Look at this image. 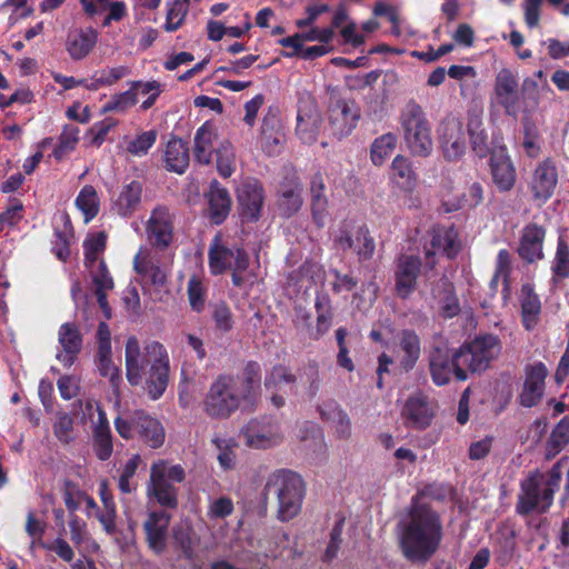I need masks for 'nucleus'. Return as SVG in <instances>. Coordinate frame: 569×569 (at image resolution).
I'll list each match as a JSON object with an SVG mask.
<instances>
[{"label": "nucleus", "instance_id": "57", "mask_svg": "<svg viewBox=\"0 0 569 569\" xmlns=\"http://www.w3.org/2000/svg\"><path fill=\"white\" fill-rule=\"evenodd\" d=\"M296 381V375H293L287 366L277 363L264 377L263 385L267 389H271L278 387L280 383H295Z\"/></svg>", "mask_w": 569, "mask_h": 569}, {"label": "nucleus", "instance_id": "35", "mask_svg": "<svg viewBox=\"0 0 569 569\" xmlns=\"http://www.w3.org/2000/svg\"><path fill=\"white\" fill-rule=\"evenodd\" d=\"M79 1L83 8V11L90 17H93L97 13L108 9V14L102 21L103 27L110 26L113 21H121L128 14L127 6L123 1L109 2V0H106V2L102 3L98 0Z\"/></svg>", "mask_w": 569, "mask_h": 569}, {"label": "nucleus", "instance_id": "3", "mask_svg": "<svg viewBox=\"0 0 569 569\" xmlns=\"http://www.w3.org/2000/svg\"><path fill=\"white\" fill-rule=\"evenodd\" d=\"M562 462L558 460L548 471L547 478L536 470L520 482V493L516 502V511L520 516H529L533 511L546 513L553 505L555 493L562 479Z\"/></svg>", "mask_w": 569, "mask_h": 569}, {"label": "nucleus", "instance_id": "33", "mask_svg": "<svg viewBox=\"0 0 569 569\" xmlns=\"http://www.w3.org/2000/svg\"><path fill=\"white\" fill-rule=\"evenodd\" d=\"M302 187L296 177L286 178L279 189L278 206L286 217L295 214L302 206Z\"/></svg>", "mask_w": 569, "mask_h": 569}, {"label": "nucleus", "instance_id": "7", "mask_svg": "<svg viewBox=\"0 0 569 569\" xmlns=\"http://www.w3.org/2000/svg\"><path fill=\"white\" fill-rule=\"evenodd\" d=\"M427 358L431 381L437 387L447 386L452 380H468L469 375L461 356H458V348H450L447 341L432 343Z\"/></svg>", "mask_w": 569, "mask_h": 569}, {"label": "nucleus", "instance_id": "17", "mask_svg": "<svg viewBox=\"0 0 569 569\" xmlns=\"http://www.w3.org/2000/svg\"><path fill=\"white\" fill-rule=\"evenodd\" d=\"M237 199L242 221L254 222L260 219L264 194L262 184L258 180L243 182L238 188Z\"/></svg>", "mask_w": 569, "mask_h": 569}, {"label": "nucleus", "instance_id": "14", "mask_svg": "<svg viewBox=\"0 0 569 569\" xmlns=\"http://www.w3.org/2000/svg\"><path fill=\"white\" fill-rule=\"evenodd\" d=\"M421 267L422 261L416 254L401 253L398 256L393 271L397 298L408 300L417 290Z\"/></svg>", "mask_w": 569, "mask_h": 569}, {"label": "nucleus", "instance_id": "44", "mask_svg": "<svg viewBox=\"0 0 569 569\" xmlns=\"http://www.w3.org/2000/svg\"><path fill=\"white\" fill-rule=\"evenodd\" d=\"M458 233L453 227L437 229L432 232L431 247L433 251H442L448 258H455L459 251Z\"/></svg>", "mask_w": 569, "mask_h": 569}, {"label": "nucleus", "instance_id": "61", "mask_svg": "<svg viewBox=\"0 0 569 569\" xmlns=\"http://www.w3.org/2000/svg\"><path fill=\"white\" fill-rule=\"evenodd\" d=\"M73 419L70 415L63 412L58 415L53 423V433L56 438L64 445H69L72 440Z\"/></svg>", "mask_w": 569, "mask_h": 569}, {"label": "nucleus", "instance_id": "49", "mask_svg": "<svg viewBox=\"0 0 569 569\" xmlns=\"http://www.w3.org/2000/svg\"><path fill=\"white\" fill-rule=\"evenodd\" d=\"M523 128V141L522 147L526 153L536 158L540 153V133L537 124L532 121L529 116H525L522 119Z\"/></svg>", "mask_w": 569, "mask_h": 569}, {"label": "nucleus", "instance_id": "40", "mask_svg": "<svg viewBox=\"0 0 569 569\" xmlns=\"http://www.w3.org/2000/svg\"><path fill=\"white\" fill-rule=\"evenodd\" d=\"M133 269L154 287H163L167 282L166 271L153 260L138 252L133 259Z\"/></svg>", "mask_w": 569, "mask_h": 569}, {"label": "nucleus", "instance_id": "58", "mask_svg": "<svg viewBox=\"0 0 569 569\" xmlns=\"http://www.w3.org/2000/svg\"><path fill=\"white\" fill-rule=\"evenodd\" d=\"M212 320L216 329L227 333L233 328V315L224 301H220L212 307Z\"/></svg>", "mask_w": 569, "mask_h": 569}, {"label": "nucleus", "instance_id": "63", "mask_svg": "<svg viewBox=\"0 0 569 569\" xmlns=\"http://www.w3.org/2000/svg\"><path fill=\"white\" fill-rule=\"evenodd\" d=\"M97 367L100 376L109 378L112 388L118 389L122 382V375L120 368L113 365L112 357L97 359Z\"/></svg>", "mask_w": 569, "mask_h": 569}, {"label": "nucleus", "instance_id": "38", "mask_svg": "<svg viewBox=\"0 0 569 569\" xmlns=\"http://www.w3.org/2000/svg\"><path fill=\"white\" fill-rule=\"evenodd\" d=\"M189 148L182 139H172L168 142L164 161L169 171L183 173L189 166Z\"/></svg>", "mask_w": 569, "mask_h": 569}, {"label": "nucleus", "instance_id": "53", "mask_svg": "<svg viewBox=\"0 0 569 569\" xmlns=\"http://www.w3.org/2000/svg\"><path fill=\"white\" fill-rule=\"evenodd\" d=\"M217 170L223 178H229L236 170L234 151L230 142L226 141L216 149Z\"/></svg>", "mask_w": 569, "mask_h": 569}, {"label": "nucleus", "instance_id": "31", "mask_svg": "<svg viewBox=\"0 0 569 569\" xmlns=\"http://www.w3.org/2000/svg\"><path fill=\"white\" fill-rule=\"evenodd\" d=\"M217 138L216 124L212 121L203 122L194 133L193 157L200 164H209L212 159L213 140Z\"/></svg>", "mask_w": 569, "mask_h": 569}, {"label": "nucleus", "instance_id": "13", "mask_svg": "<svg viewBox=\"0 0 569 569\" xmlns=\"http://www.w3.org/2000/svg\"><path fill=\"white\" fill-rule=\"evenodd\" d=\"M361 116L358 103L352 99H336L328 107L331 133L338 139L349 136L357 127Z\"/></svg>", "mask_w": 569, "mask_h": 569}, {"label": "nucleus", "instance_id": "9", "mask_svg": "<svg viewBox=\"0 0 569 569\" xmlns=\"http://www.w3.org/2000/svg\"><path fill=\"white\" fill-rule=\"evenodd\" d=\"M114 428L121 438L130 440L138 437L152 449L160 448L164 442L166 435L161 422L144 410L118 416Z\"/></svg>", "mask_w": 569, "mask_h": 569}, {"label": "nucleus", "instance_id": "39", "mask_svg": "<svg viewBox=\"0 0 569 569\" xmlns=\"http://www.w3.org/2000/svg\"><path fill=\"white\" fill-rule=\"evenodd\" d=\"M521 295L522 325L527 330H531L538 323L541 312V302L530 284L522 286Z\"/></svg>", "mask_w": 569, "mask_h": 569}, {"label": "nucleus", "instance_id": "16", "mask_svg": "<svg viewBox=\"0 0 569 569\" xmlns=\"http://www.w3.org/2000/svg\"><path fill=\"white\" fill-rule=\"evenodd\" d=\"M493 92L497 103L505 110L507 116L517 118L522 112L519 81L510 69H501L497 73Z\"/></svg>", "mask_w": 569, "mask_h": 569}, {"label": "nucleus", "instance_id": "42", "mask_svg": "<svg viewBox=\"0 0 569 569\" xmlns=\"http://www.w3.org/2000/svg\"><path fill=\"white\" fill-rule=\"evenodd\" d=\"M551 281L553 284L569 279V244L563 237L557 240V248L551 262Z\"/></svg>", "mask_w": 569, "mask_h": 569}, {"label": "nucleus", "instance_id": "59", "mask_svg": "<svg viewBox=\"0 0 569 569\" xmlns=\"http://www.w3.org/2000/svg\"><path fill=\"white\" fill-rule=\"evenodd\" d=\"M495 272L502 276L503 297L507 298L510 291L511 254L507 249H500L497 254Z\"/></svg>", "mask_w": 569, "mask_h": 569}, {"label": "nucleus", "instance_id": "5", "mask_svg": "<svg viewBox=\"0 0 569 569\" xmlns=\"http://www.w3.org/2000/svg\"><path fill=\"white\" fill-rule=\"evenodd\" d=\"M208 264L212 276H220L231 271V282L240 288L244 283L242 273L250 264L249 253L237 244L228 247L220 234H216L208 249Z\"/></svg>", "mask_w": 569, "mask_h": 569}, {"label": "nucleus", "instance_id": "21", "mask_svg": "<svg viewBox=\"0 0 569 569\" xmlns=\"http://www.w3.org/2000/svg\"><path fill=\"white\" fill-rule=\"evenodd\" d=\"M547 230L536 222L527 223L519 240L518 254L527 263H533L545 258L543 243Z\"/></svg>", "mask_w": 569, "mask_h": 569}, {"label": "nucleus", "instance_id": "6", "mask_svg": "<svg viewBox=\"0 0 569 569\" xmlns=\"http://www.w3.org/2000/svg\"><path fill=\"white\" fill-rule=\"evenodd\" d=\"M403 139L413 156L428 157L433 147L431 124L422 107L413 99L409 100L400 113Z\"/></svg>", "mask_w": 569, "mask_h": 569}, {"label": "nucleus", "instance_id": "54", "mask_svg": "<svg viewBox=\"0 0 569 569\" xmlns=\"http://www.w3.org/2000/svg\"><path fill=\"white\" fill-rule=\"evenodd\" d=\"M188 6L189 0H174L172 4L169 6L164 23L166 31L173 32L182 26Z\"/></svg>", "mask_w": 569, "mask_h": 569}, {"label": "nucleus", "instance_id": "1", "mask_svg": "<svg viewBox=\"0 0 569 569\" xmlns=\"http://www.w3.org/2000/svg\"><path fill=\"white\" fill-rule=\"evenodd\" d=\"M126 377L130 386L143 383L152 400L161 398L169 383L170 359L166 347L156 340L141 349L136 336H130L124 348Z\"/></svg>", "mask_w": 569, "mask_h": 569}, {"label": "nucleus", "instance_id": "46", "mask_svg": "<svg viewBox=\"0 0 569 569\" xmlns=\"http://www.w3.org/2000/svg\"><path fill=\"white\" fill-rule=\"evenodd\" d=\"M392 178L403 189H411L416 184V173L411 161L401 154H398L391 163Z\"/></svg>", "mask_w": 569, "mask_h": 569}, {"label": "nucleus", "instance_id": "8", "mask_svg": "<svg viewBox=\"0 0 569 569\" xmlns=\"http://www.w3.org/2000/svg\"><path fill=\"white\" fill-rule=\"evenodd\" d=\"M244 402L238 392V380L231 373L219 375L203 399V411L212 419H228Z\"/></svg>", "mask_w": 569, "mask_h": 569}, {"label": "nucleus", "instance_id": "23", "mask_svg": "<svg viewBox=\"0 0 569 569\" xmlns=\"http://www.w3.org/2000/svg\"><path fill=\"white\" fill-rule=\"evenodd\" d=\"M435 412L426 395L419 392L410 396L402 409V417L407 426L416 429H426L430 426Z\"/></svg>", "mask_w": 569, "mask_h": 569}, {"label": "nucleus", "instance_id": "32", "mask_svg": "<svg viewBox=\"0 0 569 569\" xmlns=\"http://www.w3.org/2000/svg\"><path fill=\"white\" fill-rule=\"evenodd\" d=\"M98 33L93 28L72 31L68 34L66 50L73 60L84 59L94 48Z\"/></svg>", "mask_w": 569, "mask_h": 569}, {"label": "nucleus", "instance_id": "26", "mask_svg": "<svg viewBox=\"0 0 569 569\" xmlns=\"http://www.w3.org/2000/svg\"><path fill=\"white\" fill-rule=\"evenodd\" d=\"M143 186L136 179H126L116 198L112 200V209L121 217H131L141 203Z\"/></svg>", "mask_w": 569, "mask_h": 569}, {"label": "nucleus", "instance_id": "4", "mask_svg": "<svg viewBox=\"0 0 569 569\" xmlns=\"http://www.w3.org/2000/svg\"><path fill=\"white\" fill-rule=\"evenodd\" d=\"M264 490L266 493L277 496L280 520H291L299 513L305 496V485L298 473L291 470H278L269 477Z\"/></svg>", "mask_w": 569, "mask_h": 569}, {"label": "nucleus", "instance_id": "50", "mask_svg": "<svg viewBox=\"0 0 569 569\" xmlns=\"http://www.w3.org/2000/svg\"><path fill=\"white\" fill-rule=\"evenodd\" d=\"M521 109L526 114L531 113L539 104V84L532 78L523 79L519 91Z\"/></svg>", "mask_w": 569, "mask_h": 569}, {"label": "nucleus", "instance_id": "37", "mask_svg": "<svg viewBox=\"0 0 569 569\" xmlns=\"http://www.w3.org/2000/svg\"><path fill=\"white\" fill-rule=\"evenodd\" d=\"M318 409L321 419L335 426L336 432L340 439H348L351 436L350 418L336 401L326 402Z\"/></svg>", "mask_w": 569, "mask_h": 569}, {"label": "nucleus", "instance_id": "64", "mask_svg": "<svg viewBox=\"0 0 569 569\" xmlns=\"http://www.w3.org/2000/svg\"><path fill=\"white\" fill-rule=\"evenodd\" d=\"M72 232L63 230L54 231V241L52 247L53 254L62 262H66L70 258V239Z\"/></svg>", "mask_w": 569, "mask_h": 569}, {"label": "nucleus", "instance_id": "45", "mask_svg": "<svg viewBox=\"0 0 569 569\" xmlns=\"http://www.w3.org/2000/svg\"><path fill=\"white\" fill-rule=\"evenodd\" d=\"M83 254L84 266L88 269H93L100 261L99 254H101L107 247V234L104 231L89 234L83 241Z\"/></svg>", "mask_w": 569, "mask_h": 569}, {"label": "nucleus", "instance_id": "20", "mask_svg": "<svg viewBox=\"0 0 569 569\" xmlns=\"http://www.w3.org/2000/svg\"><path fill=\"white\" fill-rule=\"evenodd\" d=\"M548 369L543 362H536L526 367V379L519 395V403L526 408L537 406L543 397L545 380Z\"/></svg>", "mask_w": 569, "mask_h": 569}, {"label": "nucleus", "instance_id": "2", "mask_svg": "<svg viewBox=\"0 0 569 569\" xmlns=\"http://www.w3.org/2000/svg\"><path fill=\"white\" fill-rule=\"evenodd\" d=\"M443 527L439 513L427 505L413 508L402 526L399 547L411 562L426 563L440 548Z\"/></svg>", "mask_w": 569, "mask_h": 569}, {"label": "nucleus", "instance_id": "56", "mask_svg": "<svg viewBox=\"0 0 569 569\" xmlns=\"http://www.w3.org/2000/svg\"><path fill=\"white\" fill-rule=\"evenodd\" d=\"M138 102L134 90L130 88L121 93L113 94L111 99L101 108V113L124 112Z\"/></svg>", "mask_w": 569, "mask_h": 569}, {"label": "nucleus", "instance_id": "30", "mask_svg": "<svg viewBox=\"0 0 569 569\" xmlns=\"http://www.w3.org/2000/svg\"><path fill=\"white\" fill-rule=\"evenodd\" d=\"M238 380V392L244 399V402L253 405L258 391L261 387V366L254 360L246 362L241 376H236Z\"/></svg>", "mask_w": 569, "mask_h": 569}, {"label": "nucleus", "instance_id": "55", "mask_svg": "<svg viewBox=\"0 0 569 569\" xmlns=\"http://www.w3.org/2000/svg\"><path fill=\"white\" fill-rule=\"evenodd\" d=\"M92 447L96 457L100 461L110 459L113 452V439L111 431H92Z\"/></svg>", "mask_w": 569, "mask_h": 569}, {"label": "nucleus", "instance_id": "18", "mask_svg": "<svg viewBox=\"0 0 569 569\" xmlns=\"http://www.w3.org/2000/svg\"><path fill=\"white\" fill-rule=\"evenodd\" d=\"M146 230L152 247L160 250L167 249L173 237V223L169 209L164 206L154 208L151 211Z\"/></svg>", "mask_w": 569, "mask_h": 569}, {"label": "nucleus", "instance_id": "60", "mask_svg": "<svg viewBox=\"0 0 569 569\" xmlns=\"http://www.w3.org/2000/svg\"><path fill=\"white\" fill-rule=\"evenodd\" d=\"M156 140V131H144L128 143L127 151L133 156H144L154 144Z\"/></svg>", "mask_w": 569, "mask_h": 569}, {"label": "nucleus", "instance_id": "15", "mask_svg": "<svg viewBox=\"0 0 569 569\" xmlns=\"http://www.w3.org/2000/svg\"><path fill=\"white\" fill-rule=\"evenodd\" d=\"M438 134L443 157L448 161L458 160L465 154L467 144L460 118L453 114L445 117L439 123Z\"/></svg>", "mask_w": 569, "mask_h": 569}, {"label": "nucleus", "instance_id": "36", "mask_svg": "<svg viewBox=\"0 0 569 569\" xmlns=\"http://www.w3.org/2000/svg\"><path fill=\"white\" fill-rule=\"evenodd\" d=\"M399 346L403 353L399 360L400 367L406 372H409L415 368L420 357V338L413 330L405 329L400 333Z\"/></svg>", "mask_w": 569, "mask_h": 569}, {"label": "nucleus", "instance_id": "62", "mask_svg": "<svg viewBox=\"0 0 569 569\" xmlns=\"http://www.w3.org/2000/svg\"><path fill=\"white\" fill-rule=\"evenodd\" d=\"M151 467H158L157 470L162 473L163 479L169 482L181 483L186 480V471L181 465H171L168 460H158L151 465Z\"/></svg>", "mask_w": 569, "mask_h": 569}, {"label": "nucleus", "instance_id": "47", "mask_svg": "<svg viewBox=\"0 0 569 569\" xmlns=\"http://www.w3.org/2000/svg\"><path fill=\"white\" fill-rule=\"evenodd\" d=\"M77 208L83 213L84 222L88 223L99 213V197L96 189L87 184L76 198Z\"/></svg>", "mask_w": 569, "mask_h": 569}, {"label": "nucleus", "instance_id": "48", "mask_svg": "<svg viewBox=\"0 0 569 569\" xmlns=\"http://www.w3.org/2000/svg\"><path fill=\"white\" fill-rule=\"evenodd\" d=\"M397 144V138L392 133H386L375 139L371 144V161L376 166H381L385 160L392 153Z\"/></svg>", "mask_w": 569, "mask_h": 569}, {"label": "nucleus", "instance_id": "24", "mask_svg": "<svg viewBox=\"0 0 569 569\" xmlns=\"http://www.w3.org/2000/svg\"><path fill=\"white\" fill-rule=\"evenodd\" d=\"M490 171L493 183L500 192H507L513 188L517 174L506 148H500L491 153Z\"/></svg>", "mask_w": 569, "mask_h": 569}, {"label": "nucleus", "instance_id": "10", "mask_svg": "<svg viewBox=\"0 0 569 569\" xmlns=\"http://www.w3.org/2000/svg\"><path fill=\"white\" fill-rule=\"evenodd\" d=\"M501 341L492 333L476 336L458 347V356L463 360L467 373H481L501 352Z\"/></svg>", "mask_w": 569, "mask_h": 569}, {"label": "nucleus", "instance_id": "11", "mask_svg": "<svg viewBox=\"0 0 569 569\" xmlns=\"http://www.w3.org/2000/svg\"><path fill=\"white\" fill-rule=\"evenodd\" d=\"M335 247L346 252L352 250L360 262L371 260L376 251V242L366 224L351 228L350 223L339 227L333 238Z\"/></svg>", "mask_w": 569, "mask_h": 569}, {"label": "nucleus", "instance_id": "28", "mask_svg": "<svg viewBox=\"0 0 569 569\" xmlns=\"http://www.w3.org/2000/svg\"><path fill=\"white\" fill-rule=\"evenodd\" d=\"M157 468L158 467L150 468V483L148 486V492L153 496L161 507L177 509L179 505V490L167 479H163L162 473H160Z\"/></svg>", "mask_w": 569, "mask_h": 569}, {"label": "nucleus", "instance_id": "27", "mask_svg": "<svg viewBox=\"0 0 569 569\" xmlns=\"http://www.w3.org/2000/svg\"><path fill=\"white\" fill-rule=\"evenodd\" d=\"M467 130L470 140L471 151L479 158L491 157L489 137L483 126L482 111L471 110L468 112Z\"/></svg>", "mask_w": 569, "mask_h": 569}, {"label": "nucleus", "instance_id": "51", "mask_svg": "<svg viewBox=\"0 0 569 569\" xmlns=\"http://www.w3.org/2000/svg\"><path fill=\"white\" fill-rule=\"evenodd\" d=\"M79 128L76 126H66L59 137V143L52 151L57 160H62L68 153L73 151L79 141Z\"/></svg>", "mask_w": 569, "mask_h": 569}, {"label": "nucleus", "instance_id": "52", "mask_svg": "<svg viewBox=\"0 0 569 569\" xmlns=\"http://www.w3.org/2000/svg\"><path fill=\"white\" fill-rule=\"evenodd\" d=\"M187 295L191 309L196 312H202L206 307L207 288L198 276L193 274L190 277Z\"/></svg>", "mask_w": 569, "mask_h": 569}, {"label": "nucleus", "instance_id": "29", "mask_svg": "<svg viewBox=\"0 0 569 569\" xmlns=\"http://www.w3.org/2000/svg\"><path fill=\"white\" fill-rule=\"evenodd\" d=\"M209 218L214 224H221L228 218L231 210V197L229 191L221 187L217 180L210 184L208 192Z\"/></svg>", "mask_w": 569, "mask_h": 569}, {"label": "nucleus", "instance_id": "25", "mask_svg": "<svg viewBox=\"0 0 569 569\" xmlns=\"http://www.w3.org/2000/svg\"><path fill=\"white\" fill-rule=\"evenodd\" d=\"M58 340L63 350L57 359L64 366L71 367L82 349L83 338L77 323L64 322L58 331Z\"/></svg>", "mask_w": 569, "mask_h": 569}, {"label": "nucleus", "instance_id": "41", "mask_svg": "<svg viewBox=\"0 0 569 569\" xmlns=\"http://www.w3.org/2000/svg\"><path fill=\"white\" fill-rule=\"evenodd\" d=\"M440 305V315L445 319H452L461 311L456 288L447 278H442L439 282L438 295Z\"/></svg>", "mask_w": 569, "mask_h": 569}, {"label": "nucleus", "instance_id": "43", "mask_svg": "<svg viewBox=\"0 0 569 569\" xmlns=\"http://www.w3.org/2000/svg\"><path fill=\"white\" fill-rule=\"evenodd\" d=\"M569 443V421L565 417L552 429L546 442L545 457L553 459Z\"/></svg>", "mask_w": 569, "mask_h": 569}, {"label": "nucleus", "instance_id": "19", "mask_svg": "<svg viewBox=\"0 0 569 569\" xmlns=\"http://www.w3.org/2000/svg\"><path fill=\"white\" fill-rule=\"evenodd\" d=\"M170 521L171 516L168 512L153 510L148 513L143 522L146 542L149 549L156 555L163 553L167 548Z\"/></svg>", "mask_w": 569, "mask_h": 569}, {"label": "nucleus", "instance_id": "34", "mask_svg": "<svg viewBox=\"0 0 569 569\" xmlns=\"http://www.w3.org/2000/svg\"><path fill=\"white\" fill-rule=\"evenodd\" d=\"M315 309L317 312V322L316 327L309 330V338L312 340H319L332 326V303L330 296L327 292L317 293Z\"/></svg>", "mask_w": 569, "mask_h": 569}, {"label": "nucleus", "instance_id": "22", "mask_svg": "<svg viewBox=\"0 0 569 569\" xmlns=\"http://www.w3.org/2000/svg\"><path fill=\"white\" fill-rule=\"evenodd\" d=\"M558 183L557 168L550 159L540 162L535 169L530 182L532 198L542 203L553 194Z\"/></svg>", "mask_w": 569, "mask_h": 569}, {"label": "nucleus", "instance_id": "12", "mask_svg": "<svg viewBox=\"0 0 569 569\" xmlns=\"http://www.w3.org/2000/svg\"><path fill=\"white\" fill-rule=\"evenodd\" d=\"M247 445L256 449H268L282 441L278 419L271 415L252 418L243 429Z\"/></svg>", "mask_w": 569, "mask_h": 569}]
</instances>
